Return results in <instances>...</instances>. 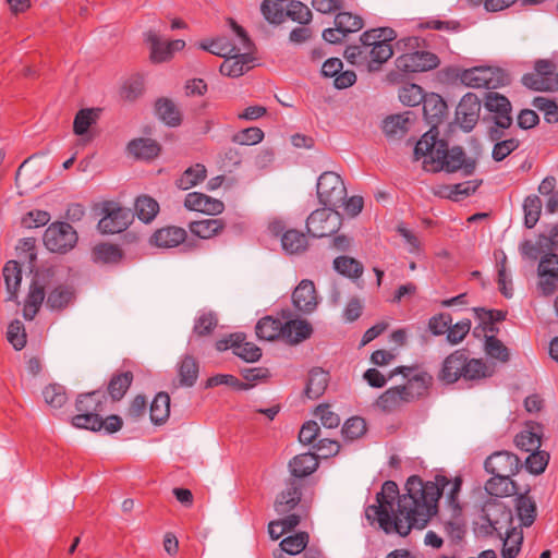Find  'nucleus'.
Listing matches in <instances>:
<instances>
[{"label": "nucleus", "instance_id": "obj_9", "mask_svg": "<svg viewBox=\"0 0 558 558\" xmlns=\"http://www.w3.org/2000/svg\"><path fill=\"white\" fill-rule=\"evenodd\" d=\"M483 523L475 527L477 535L489 537L497 534L502 538V530L511 531L513 515L511 509L499 499H488L482 507Z\"/></svg>", "mask_w": 558, "mask_h": 558}, {"label": "nucleus", "instance_id": "obj_33", "mask_svg": "<svg viewBox=\"0 0 558 558\" xmlns=\"http://www.w3.org/2000/svg\"><path fill=\"white\" fill-rule=\"evenodd\" d=\"M530 490L531 489L527 486L523 493L519 492L515 498V510L518 517L521 520V524L526 527L534 523L537 515L536 504L527 496Z\"/></svg>", "mask_w": 558, "mask_h": 558}, {"label": "nucleus", "instance_id": "obj_42", "mask_svg": "<svg viewBox=\"0 0 558 558\" xmlns=\"http://www.w3.org/2000/svg\"><path fill=\"white\" fill-rule=\"evenodd\" d=\"M146 41L150 45L149 59L153 63H162L172 59L169 46L161 41L155 32L146 33Z\"/></svg>", "mask_w": 558, "mask_h": 558}, {"label": "nucleus", "instance_id": "obj_20", "mask_svg": "<svg viewBox=\"0 0 558 558\" xmlns=\"http://www.w3.org/2000/svg\"><path fill=\"white\" fill-rule=\"evenodd\" d=\"M319 465L318 456L314 452H305L295 456L289 462L290 477L288 480H300V485L305 487L306 477L313 474Z\"/></svg>", "mask_w": 558, "mask_h": 558}, {"label": "nucleus", "instance_id": "obj_62", "mask_svg": "<svg viewBox=\"0 0 558 558\" xmlns=\"http://www.w3.org/2000/svg\"><path fill=\"white\" fill-rule=\"evenodd\" d=\"M260 11L265 20L270 24L279 25L284 22L286 14L281 5L270 0H264L260 4Z\"/></svg>", "mask_w": 558, "mask_h": 558}, {"label": "nucleus", "instance_id": "obj_31", "mask_svg": "<svg viewBox=\"0 0 558 558\" xmlns=\"http://www.w3.org/2000/svg\"><path fill=\"white\" fill-rule=\"evenodd\" d=\"M255 332L260 340L275 341L279 338L284 340V323L268 315L257 322Z\"/></svg>", "mask_w": 558, "mask_h": 558}, {"label": "nucleus", "instance_id": "obj_47", "mask_svg": "<svg viewBox=\"0 0 558 558\" xmlns=\"http://www.w3.org/2000/svg\"><path fill=\"white\" fill-rule=\"evenodd\" d=\"M99 109H81L77 111V113L74 117L73 121V132L76 135H84L87 133L88 129L96 123L98 116H99Z\"/></svg>", "mask_w": 558, "mask_h": 558}, {"label": "nucleus", "instance_id": "obj_26", "mask_svg": "<svg viewBox=\"0 0 558 558\" xmlns=\"http://www.w3.org/2000/svg\"><path fill=\"white\" fill-rule=\"evenodd\" d=\"M493 476L485 483L486 493L498 499L501 497L513 496L519 493L517 482L511 480V476L492 474Z\"/></svg>", "mask_w": 558, "mask_h": 558}, {"label": "nucleus", "instance_id": "obj_35", "mask_svg": "<svg viewBox=\"0 0 558 558\" xmlns=\"http://www.w3.org/2000/svg\"><path fill=\"white\" fill-rule=\"evenodd\" d=\"M133 373L126 371L112 375L108 383L107 391L113 402L120 401L128 392L133 383Z\"/></svg>", "mask_w": 558, "mask_h": 558}, {"label": "nucleus", "instance_id": "obj_50", "mask_svg": "<svg viewBox=\"0 0 558 558\" xmlns=\"http://www.w3.org/2000/svg\"><path fill=\"white\" fill-rule=\"evenodd\" d=\"M335 25L341 29L342 37L362 29L364 22L361 16L351 12H339L335 17Z\"/></svg>", "mask_w": 558, "mask_h": 558}, {"label": "nucleus", "instance_id": "obj_44", "mask_svg": "<svg viewBox=\"0 0 558 558\" xmlns=\"http://www.w3.org/2000/svg\"><path fill=\"white\" fill-rule=\"evenodd\" d=\"M484 351L489 357L502 363L509 362V349L501 340H499L495 335H484Z\"/></svg>", "mask_w": 558, "mask_h": 558}, {"label": "nucleus", "instance_id": "obj_36", "mask_svg": "<svg viewBox=\"0 0 558 558\" xmlns=\"http://www.w3.org/2000/svg\"><path fill=\"white\" fill-rule=\"evenodd\" d=\"M150 421L155 425H162L170 415V397L167 392L160 391L153 399L149 408Z\"/></svg>", "mask_w": 558, "mask_h": 558}, {"label": "nucleus", "instance_id": "obj_43", "mask_svg": "<svg viewBox=\"0 0 558 558\" xmlns=\"http://www.w3.org/2000/svg\"><path fill=\"white\" fill-rule=\"evenodd\" d=\"M444 529L453 544L462 542L466 533V524L462 512L458 514L452 511L451 519L444 522Z\"/></svg>", "mask_w": 558, "mask_h": 558}, {"label": "nucleus", "instance_id": "obj_40", "mask_svg": "<svg viewBox=\"0 0 558 558\" xmlns=\"http://www.w3.org/2000/svg\"><path fill=\"white\" fill-rule=\"evenodd\" d=\"M137 218L144 223H149L159 213L158 202L148 195H141L134 204Z\"/></svg>", "mask_w": 558, "mask_h": 558}, {"label": "nucleus", "instance_id": "obj_58", "mask_svg": "<svg viewBox=\"0 0 558 558\" xmlns=\"http://www.w3.org/2000/svg\"><path fill=\"white\" fill-rule=\"evenodd\" d=\"M264 140V132L257 126L243 129L232 135L231 141L240 145H256Z\"/></svg>", "mask_w": 558, "mask_h": 558}, {"label": "nucleus", "instance_id": "obj_60", "mask_svg": "<svg viewBox=\"0 0 558 558\" xmlns=\"http://www.w3.org/2000/svg\"><path fill=\"white\" fill-rule=\"evenodd\" d=\"M286 17L291 19L300 24H308L312 20L311 10L301 1L292 0L287 11H284Z\"/></svg>", "mask_w": 558, "mask_h": 558}, {"label": "nucleus", "instance_id": "obj_7", "mask_svg": "<svg viewBox=\"0 0 558 558\" xmlns=\"http://www.w3.org/2000/svg\"><path fill=\"white\" fill-rule=\"evenodd\" d=\"M448 77L460 78L465 86L473 88L496 89L511 83L510 74L498 66H474L461 70L449 66L445 70Z\"/></svg>", "mask_w": 558, "mask_h": 558}, {"label": "nucleus", "instance_id": "obj_23", "mask_svg": "<svg viewBox=\"0 0 558 558\" xmlns=\"http://www.w3.org/2000/svg\"><path fill=\"white\" fill-rule=\"evenodd\" d=\"M76 299V291L69 284H57L47 294L46 306L50 311L62 312Z\"/></svg>", "mask_w": 558, "mask_h": 558}, {"label": "nucleus", "instance_id": "obj_10", "mask_svg": "<svg viewBox=\"0 0 558 558\" xmlns=\"http://www.w3.org/2000/svg\"><path fill=\"white\" fill-rule=\"evenodd\" d=\"M32 274L33 277L23 308V316L27 320H33L38 314L43 303H46V290L51 287L54 280L56 268L53 266L41 267Z\"/></svg>", "mask_w": 558, "mask_h": 558}, {"label": "nucleus", "instance_id": "obj_18", "mask_svg": "<svg viewBox=\"0 0 558 558\" xmlns=\"http://www.w3.org/2000/svg\"><path fill=\"white\" fill-rule=\"evenodd\" d=\"M292 304L296 312L308 315L318 305V294L315 284L310 279H303L292 292Z\"/></svg>", "mask_w": 558, "mask_h": 558}, {"label": "nucleus", "instance_id": "obj_28", "mask_svg": "<svg viewBox=\"0 0 558 558\" xmlns=\"http://www.w3.org/2000/svg\"><path fill=\"white\" fill-rule=\"evenodd\" d=\"M3 279L8 292L5 301H17L22 281V268L17 260H8L2 269Z\"/></svg>", "mask_w": 558, "mask_h": 558}, {"label": "nucleus", "instance_id": "obj_17", "mask_svg": "<svg viewBox=\"0 0 558 558\" xmlns=\"http://www.w3.org/2000/svg\"><path fill=\"white\" fill-rule=\"evenodd\" d=\"M484 107L487 111L494 113L492 118L494 124L501 129H509L512 125V106L510 100L496 92H487L485 94Z\"/></svg>", "mask_w": 558, "mask_h": 558}, {"label": "nucleus", "instance_id": "obj_49", "mask_svg": "<svg viewBox=\"0 0 558 558\" xmlns=\"http://www.w3.org/2000/svg\"><path fill=\"white\" fill-rule=\"evenodd\" d=\"M524 211V226L527 229H532L537 223L542 213V201L535 195H529L523 202Z\"/></svg>", "mask_w": 558, "mask_h": 558}, {"label": "nucleus", "instance_id": "obj_63", "mask_svg": "<svg viewBox=\"0 0 558 558\" xmlns=\"http://www.w3.org/2000/svg\"><path fill=\"white\" fill-rule=\"evenodd\" d=\"M522 84L535 92H548L553 87V78L542 77L538 73H525L521 78Z\"/></svg>", "mask_w": 558, "mask_h": 558}, {"label": "nucleus", "instance_id": "obj_1", "mask_svg": "<svg viewBox=\"0 0 558 558\" xmlns=\"http://www.w3.org/2000/svg\"><path fill=\"white\" fill-rule=\"evenodd\" d=\"M422 104L424 119L430 128L416 142L413 151L414 159L420 160L422 157H426L423 168L433 173L461 171L464 177L472 175L476 169V160L466 157L463 147L456 145L449 148L448 141L439 137L438 125L448 116V106L445 99L437 93H427Z\"/></svg>", "mask_w": 558, "mask_h": 558}, {"label": "nucleus", "instance_id": "obj_59", "mask_svg": "<svg viewBox=\"0 0 558 558\" xmlns=\"http://www.w3.org/2000/svg\"><path fill=\"white\" fill-rule=\"evenodd\" d=\"M434 378L427 372H421L409 378V383L414 385V397L416 400L423 399L429 395Z\"/></svg>", "mask_w": 558, "mask_h": 558}, {"label": "nucleus", "instance_id": "obj_19", "mask_svg": "<svg viewBox=\"0 0 558 558\" xmlns=\"http://www.w3.org/2000/svg\"><path fill=\"white\" fill-rule=\"evenodd\" d=\"M303 488L304 487L300 485V480H287L286 488L282 489L275 499V511L279 515H286L296 509L302 500Z\"/></svg>", "mask_w": 558, "mask_h": 558}, {"label": "nucleus", "instance_id": "obj_56", "mask_svg": "<svg viewBox=\"0 0 558 558\" xmlns=\"http://www.w3.org/2000/svg\"><path fill=\"white\" fill-rule=\"evenodd\" d=\"M7 339L16 351L22 350L26 345L25 327L21 320L14 319L9 324Z\"/></svg>", "mask_w": 558, "mask_h": 558}, {"label": "nucleus", "instance_id": "obj_53", "mask_svg": "<svg viewBox=\"0 0 558 558\" xmlns=\"http://www.w3.org/2000/svg\"><path fill=\"white\" fill-rule=\"evenodd\" d=\"M367 432V425L363 417L352 416L342 425L341 433L348 440L361 438Z\"/></svg>", "mask_w": 558, "mask_h": 558}, {"label": "nucleus", "instance_id": "obj_32", "mask_svg": "<svg viewBox=\"0 0 558 558\" xmlns=\"http://www.w3.org/2000/svg\"><path fill=\"white\" fill-rule=\"evenodd\" d=\"M226 222L220 218L195 220L189 223V230L199 239H211L223 231Z\"/></svg>", "mask_w": 558, "mask_h": 558}, {"label": "nucleus", "instance_id": "obj_3", "mask_svg": "<svg viewBox=\"0 0 558 558\" xmlns=\"http://www.w3.org/2000/svg\"><path fill=\"white\" fill-rule=\"evenodd\" d=\"M519 250L523 258L533 262L543 254L537 268L539 277L544 278L539 281V288L546 296L554 294L558 281V225H553L546 233L538 234L536 243L531 240L522 241Z\"/></svg>", "mask_w": 558, "mask_h": 558}, {"label": "nucleus", "instance_id": "obj_54", "mask_svg": "<svg viewBox=\"0 0 558 558\" xmlns=\"http://www.w3.org/2000/svg\"><path fill=\"white\" fill-rule=\"evenodd\" d=\"M43 396L48 405L60 409L68 400L65 388L59 384H50L43 390Z\"/></svg>", "mask_w": 558, "mask_h": 558}, {"label": "nucleus", "instance_id": "obj_41", "mask_svg": "<svg viewBox=\"0 0 558 558\" xmlns=\"http://www.w3.org/2000/svg\"><path fill=\"white\" fill-rule=\"evenodd\" d=\"M333 268L340 275L351 279H359L364 271V267L361 262L345 255L338 256L333 259Z\"/></svg>", "mask_w": 558, "mask_h": 558}, {"label": "nucleus", "instance_id": "obj_16", "mask_svg": "<svg viewBox=\"0 0 558 558\" xmlns=\"http://www.w3.org/2000/svg\"><path fill=\"white\" fill-rule=\"evenodd\" d=\"M484 469L489 474L513 476L522 469L519 457L510 451L493 452L484 462Z\"/></svg>", "mask_w": 558, "mask_h": 558}, {"label": "nucleus", "instance_id": "obj_5", "mask_svg": "<svg viewBox=\"0 0 558 558\" xmlns=\"http://www.w3.org/2000/svg\"><path fill=\"white\" fill-rule=\"evenodd\" d=\"M490 376L483 359H470L468 349L451 352L441 363L437 379L444 385H453L460 379L478 380Z\"/></svg>", "mask_w": 558, "mask_h": 558}, {"label": "nucleus", "instance_id": "obj_57", "mask_svg": "<svg viewBox=\"0 0 558 558\" xmlns=\"http://www.w3.org/2000/svg\"><path fill=\"white\" fill-rule=\"evenodd\" d=\"M548 461L549 453L538 449L527 456L525 468L531 474L539 475L545 472Z\"/></svg>", "mask_w": 558, "mask_h": 558}, {"label": "nucleus", "instance_id": "obj_8", "mask_svg": "<svg viewBox=\"0 0 558 558\" xmlns=\"http://www.w3.org/2000/svg\"><path fill=\"white\" fill-rule=\"evenodd\" d=\"M106 402L107 396L100 389L80 393L75 400L77 414L72 416L71 424L76 428L101 430L100 414L105 411Z\"/></svg>", "mask_w": 558, "mask_h": 558}, {"label": "nucleus", "instance_id": "obj_48", "mask_svg": "<svg viewBox=\"0 0 558 558\" xmlns=\"http://www.w3.org/2000/svg\"><path fill=\"white\" fill-rule=\"evenodd\" d=\"M427 93L415 83H405L399 89L400 101L408 107H415L423 102Z\"/></svg>", "mask_w": 558, "mask_h": 558}, {"label": "nucleus", "instance_id": "obj_11", "mask_svg": "<svg viewBox=\"0 0 558 558\" xmlns=\"http://www.w3.org/2000/svg\"><path fill=\"white\" fill-rule=\"evenodd\" d=\"M78 240L75 229L65 221H54L44 232L43 241L48 251L66 254Z\"/></svg>", "mask_w": 558, "mask_h": 558}, {"label": "nucleus", "instance_id": "obj_6", "mask_svg": "<svg viewBox=\"0 0 558 558\" xmlns=\"http://www.w3.org/2000/svg\"><path fill=\"white\" fill-rule=\"evenodd\" d=\"M399 500L402 496H399V487L393 481H386L383 484L381 490L376 494L377 505H369L365 509V517L373 524L375 521L378 522L379 527L386 533L392 532L401 533L405 530L407 525L402 524L399 518L398 511L393 512L392 507L396 498Z\"/></svg>", "mask_w": 558, "mask_h": 558}, {"label": "nucleus", "instance_id": "obj_37", "mask_svg": "<svg viewBox=\"0 0 558 558\" xmlns=\"http://www.w3.org/2000/svg\"><path fill=\"white\" fill-rule=\"evenodd\" d=\"M207 177V169L203 163H195L189 167L181 175L175 180V186L179 190L186 191L203 182Z\"/></svg>", "mask_w": 558, "mask_h": 558}, {"label": "nucleus", "instance_id": "obj_46", "mask_svg": "<svg viewBox=\"0 0 558 558\" xmlns=\"http://www.w3.org/2000/svg\"><path fill=\"white\" fill-rule=\"evenodd\" d=\"M369 61L368 70L378 71L383 63L388 61L393 54L391 44H383L377 40L373 48L368 50Z\"/></svg>", "mask_w": 558, "mask_h": 558}, {"label": "nucleus", "instance_id": "obj_27", "mask_svg": "<svg viewBox=\"0 0 558 558\" xmlns=\"http://www.w3.org/2000/svg\"><path fill=\"white\" fill-rule=\"evenodd\" d=\"M329 373L322 367H313L308 372L304 395L308 399H318L326 391L329 384Z\"/></svg>", "mask_w": 558, "mask_h": 558}, {"label": "nucleus", "instance_id": "obj_39", "mask_svg": "<svg viewBox=\"0 0 558 558\" xmlns=\"http://www.w3.org/2000/svg\"><path fill=\"white\" fill-rule=\"evenodd\" d=\"M281 244L289 254H302L308 247L306 234L296 229L287 230L281 236Z\"/></svg>", "mask_w": 558, "mask_h": 558}, {"label": "nucleus", "instance_id": "obj_29", "mask_svg": "<svg viewBox=\"0 0 558 558\" xmlns=\"http://www.w3.org/2000/svg\"><path fill=\"white\" fill-rule=\"evenodd\" d=\"M312 325L305 319H291L284 323V342L291 345L299 344L311 338Z\"/></svg>", "mask_w": 558, "mask_h": 558}, {"label": "nucleus", "instance_id": "obj_61", "mask_svg": "<svg viewBox=\"0 0 558 558\" xmlns=\"http://www.w3.org/2000/svg\"><path fill=\"white\" fill-rule=\"evenodd\" d=\"M532 105L544 112V118L547 123L553 124L558 122V106L554 100L538 96L533 99Z\"/></svg>", "mask_w": 558, "mask_h": 558}, {"label": "nucleus", "instance_id": "obj_21", "mask_svg": "<svg viewBox=\"0 0 558 558\" xmlns=\"http://www.w3.org/2000/svg\"><path fill=\"white\" fill-rule=\"evenodd\" d=\"M187 238L185 229L177 226H167L157 229L149 238V244L159 248H172L184 243Z\"/></svg>", "mask_w": 558, "mask_h": 558}, {"label": "nucleus", "instance_id": "obj_55", "mask_svg": "<svg viewBox=\"0 0 558 558\" xmlns=\"http://www.w3.org/2000/svg\"><path fill=\"white\" fill-rule=\"evenodd\" d=\"M506 537L504 539V545L501 549L502 558H515L520 551V545L522 543L523 536L522 533L515 532L514 527H511V531L505 532Z\"/></svg>", "mask_w": 558, "mask_h": 558}, {"label": "nucleus", "instance_id": "obj_14", "mask_svg": "<svg viewBox=\"0 0 558 558\" xmlns=\"http://www.w3.org/2000/svg\"><path fill=\"white\" fill-rule=\"evenodd\" d=\"M318 201L324 206H342L347 189L341 177L333 171L323 172L317 180Z\"/></svg>", "mask_w": 558, "mask_h": 558}, {"label": "nucleus", "instance_id": "obj_30", "mask_svg": "<svg viewBox=\"0 0 558 558\" xmlns=\"http://www.w3.org/2000/svg\"><path fill=\"white\" fill-rule=\"evenodd\" d=\"M253 60L254 58L250 52L239 53V51H236L233 57L226 58L219 71L222 75L239 77L251 69L250 63L253 62Z\"/></svg>", "mask_w": 558, "mask_h": 558}, {"label": "nucleus", "instance_id": "obj_24", "mask_svg": "<svg viewBox=\"0 0 558 558\" xmlns=\"http://www.w3.org/2000/svg\"><path fill=\"white\" fill-rule=\"evenodd\" d=\"M411 112L391 114L383 121V131L388 138L401 140L410 131L412 120Z\"/></svg>", "mask_w": 558, "mask_h": 558}, {"label": "nucleus", "instance_id": "obj_12", "mask_svg": "<svg viewBox=\"0 0 558 558\" xmlns=\"http://www.w3.org/2000/svg\"><path fill=\"white\" fill-rule=\"evenodd\" d=\"M324 206L314 210L306 219V233L312 238H325L335 234L341 226V218L336 208Z\"/></svg>", "mask_w": 558, "mask_h": 558}, {"label": "nucleus", "instance_id": "obj_25", "mask_svg": "<svg viewBox=\"0 0 558 558\" xmlns=\"http://www.w3.org/2000/svg\"><path fill=\"white\" fill-rule=\"evenodd\" d=\"M128 151L135 159L153 160L161 153V145L148 137H138L129 142Z\"/></svg>", "mask_w": 558, "mask_h": 558}, {"label": "nucleus", "instance_id": "obj_13", "mask_svg": "<svg viewBox=\"0 0 558 558\" xmlns=\"http://www.w3.org/2000/svg\"><path fill=\"white\" fill-rule=\"evenodd\" d=\"M104 217L98 222V229L102 234L123 232L134 220V213L112 201L102 204Z\"/></svg>", "mask_w": 558, "mask_h": 558}, {"label": "nucleus", "instance_id": "obj_38", "mask_svg": "<svg viewBox=\"0 0 558 558\" xmlns=\"http://www.w3.org/2000/svg\"><path fill=\"white\" fill-rule=\"evenodd\" d=\"M124 257L119 245L112 243H99L93 248V259L102 264H119Z\"/></svg>", "mask_w": 558, "mask_h": 558}, {"label": "nucleus", "instance_id": "obj_64", "mask_svg": "<svg viewBox=\"0 0 558 558\" xmlns=\"http://www.w3.org/2000/svg\"><path fill=\"white\" fill-rule=\"evenodd\" d=\"M397 389L391 387L384 391L376 401V404L384 412L390 413L401 407V401Z\"/></svg>", "mask_w": 558, "mask_h": 558}, {"label": "nucleus", "instance_id": "obj_15", "mask_svg": "<svg viewBox=\"0 0 558 558\" xmlns=\"http://www.w3.org/2000/svg\"><path fill=\"white\" fill-rule=\"evenodd\" d=\"M482 101L474 93H466L456 109V121L466 133L471 132L480 120Z\"/></svg>", "mask_w": 558, "mask_h": 558}, {"label": "nucleus", "instance_id": "obj_34", "mask_svg": "<svg viewBox=\"0 0 558 558\" xmlns=\"http://www.w3.org/2000/svg\"><path fill=\"white\" fill-rule=\"evenodd\" d=\"M199 364L192 355H185L178 365L179 387H193L198 378Z\"/></svg>", "mask_w": 558, "mask_h": 558}, {"label": "nucleus", "instance_id": "obj_51", "mask_svg": "<svg viewBox=\"0 0 558 558\" xmlns=\"http://www.w3.org/2000/svg\"><path fill=\"white\" fill-rule=\"evenodd\" d=\"M16 251L19 257L23 258L24 262H27L29 271H35L36 260H37V251H36V239L35 238H24L21 239L19 245L16 246Z\"/></svg>", "mask_w": 558, "mask_h": 558}, {"label": "nucleus", "instance_id": "obj_22", "mask_svg": "<svg viewBox=\"0 0 558 558\" xmlns=\"http://www.w3.org/2000/svg\"><path fill=\"white\" fill-rule=\"evenodd\" d=\"M155 116L167 126L178 128L183 122V113L168 97H159L154 102Z\"/></svg>", "mask_w": 558, "mask_h": 558}, {"label": "nucleus", "instance_id": "obj_4", "mask_svg": "<svg viewBox=\"0 0 558 558\" xmlns=\"http://www.w3.org/2000/svg\"><path fill=\"white\" fill-rule=\"evenodd\" d=\"M426 48V40L418 36H408L397 40L395 49L400 53L395 61L397 70L386 75L387 82L400 84L407 75L436 69L440 60L436 53L427 51Z\"/></svg>", "mask_w": 558, "mask_h": 558}, {"label": "nucleus", "instance_id": "obj_45", "mask_svg": "<svg viewBox=\"0 0 558 558\" xmlns=\"http://www.w3.org/2000/svg\"><path fill=\"white\" fill-rule=\"evenodd\" d=\"M310 542V535L307 532L301 531L293 535L284 537L279 546L280 551L288 555H298L302 553Z\"/></svg>", "mask_w": 558, "mask_h": 558}, {"label": "nucleus", "instance_id": "obj_52", "mask_svg": "<svg viewBox=\"0 0 558 558\" xmlns=\"http://www.w3.org/2000/svg\"><path fill=\"white\" fill-rule=\"evenodd\" d=\"M514 444L519 449L523 451L533 452L538 450L542 445L541 434L533 430V428L524 429L515 435Z\"/></svg>", "mask_w": 558, "mask_h": 558}, {"label": "nucleus", "instance_id": "obj_2", "mask_svg": "<svg viewBox=\"0 0 558 558\" xmlns=\"http://www.w3.org/2000/svg\"><path fill=\"white\" fill-rule=\"evenodd\" d=\"M450 480L437 474L435 481L423 482L418 475H411L405 483L407 494L398 501V513L404 515L408 522L402 537L411 530H423L429 520L438 513V501Z\"/></svg>", "mask_w": 558, "mask_h": 558}]
</instances>
